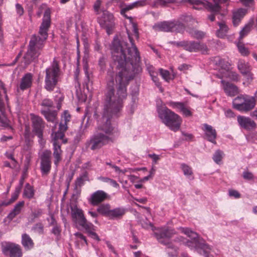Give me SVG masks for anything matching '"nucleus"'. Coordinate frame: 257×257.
Segmentation results:
<instances>
[{
	"label": "nucleus",
	"instance_id": "nucleus-1",
	"mask_svg": "<svg viewBox=\"0 0 257 257\" xmlns=\"http://www.w3.org/2000/svg\"><path fill=\"white\" fill-rule=\"evenodd\" d=\"M131 46L125 42L114 38L111 50L112 57L117 63L116 72L109 70L106 78L104 111L98 120V127L106 134L115 132L110 118L117 117L123 106V100L127 96L126 86L135 75L142 71L139 63L140 55L133 42V37L127 31Z\"/></svg>",
	"mask_w": 257,
	"mask_h": 257
},
{
	"label": "nucleus",
	"instance_id": "nucleus-2",
	"mask_svg": "<svg viewBox=\"0 0 257 257\" xmlns=\"http://www.w3.org/2000/svg\"><path fill=\"white\" fill-rule=\"evenodd\" d=\"M141 223L144 228H151L158 241L167 246L166 252L169 257H177L178 248L172 244L173 241L182 242L191 250L209 257L211 247L202 242L199 235L189 228L179 227L175 229L164 226L156 228L149 221H141Z\"/></svg>",
	"mask_w": 257,
	"mask_h": 257
},
{
	"label": "nucleus",
	"instance_id": "nucleus-3",
	"mask_svg": "<svg viewBox=\"0 0 257 257\" xmlns=\"http://www.w3.org/2000/svg\"><path fill=\"white\" fill-rule=\"evenodd\" d=\"M51 24V10L46 8L42 23L40 27L39 34L41 37L34 36L29 43L28 51L24 57L26 63L29 64L37 58L41 53L43 47V43L48 37V31Z\"/></svg>",
	"mask_w": 257,
	"mask_h": 257
},
{
	"label": "nucleus",
	"instance_id": "nucleus-4",
	"mask_svg": "<svg viewBox=\"0 0 257 257\" xmlns=\"http://www.w3.org/2000/svg\"><path fill=\"white\" fill-rule=\"evenodd\" d=\"M157 111L158 116L167 126L174 132L179 130L182 118L177 113L167 108L165 105L160 106L159 102L157 105Z\"/></svg>",
	"mask_w": 257,
	"mask_h": 257
},
{
	"label": "nucleus",
	"instance_id": "nucleus-5",
	"mask_svg": "<svg viewBox=\"0 0 257 257\" xmlns=\"http://www.w3.org/2000/svg\"><path fill=\"white\" fill-rule=\"evenodd\" d=\"M71 210L72 220L76 225L83 228L88 236L92 238L99 240V238L95 232V227L91 223L87 221L83 210L76 205L71 206Z\"/></svg>",
	"mask_w": 257,
	"mask_h": 257
},
{
	"label": "nucleus",
	"instance_id": "nucleus-6",
	"mask_svg": "<svg viewBox=\"0 0 257 257\" xmlns=\"http://www.w3.org/2000/svg\"><path fill=\"white\" fill-rule=\"evenodd\" d=\"M214 4L206 1L201 0H187L188 2L193 5V8L196 10H201L203 8L212 13L208 16V19L211 22L215 20V15L220 10V4H224L228 6L229 0H212Z\"/></svg>",
	"mask_w": 257,
	"mask_h": 257
},
{
	"label": "nucleus",
	"instance_id": "nucleus-7",
	"mask_svg": "<svg viewBox=\"0 0 257 257\" xmlns=\"http://www.w3.org/2000/svg\"><path fill=\"white\" fill-rule=\"evenodd\" d=\"M60 69L57 61L54 60L52 65L46 70L45 88L49 91H53L58 81Z\"/></svg>",
	"mask_w": 257,
	"mask_h": 257
},
{
	"label": "nucleus",
	"instance_id": "nucleus-8",
	"mask_svg": "<svg viewBox=\"0 0 257 257\" xmlns=\"http://www.w3.org/2000/svg\"><path fill=\"white\" fill-rule=\"evenodd\" d=\"M255 98L253 96L242 95L236 97L233 100V106L241 112H248L255 106Z\"/></svg>",
	"mask_w": 257,
	"mask_h": 257
},
{
	"label": "nucleus",
	"instance_id": "nucleus-9",
	"mask_svg": "<svg viewBox=\"0 0 257 257\" xmlns=\"http://www.w3.org/2000/svg\"><path fill=\"white\" fill-rule=\"evenodd\" d=\"M64 135L60 132H53L51 135L52 143L53 146V155L54 157V164L58 166L61 160L62 150L61 145L62 143H66V140L64 139Z\"/></svg>",
	"mask_w": 257,
	"mask_h": 257
},
{
	"label": "nucleus",
	"instance_id": "nucleus-10",
	"mask_svg": "<svg viewBox=\"0 0 257 257\" xmlns=\"http://www.w3.org/2000/svg\"><path fill=\"white\" fill-rule=\"evenodd\" d=\"M153 28L156 31L182 32L184 26L178 21H164L155 24Z\"/></svg>",
	"mask_w": 257,
	"mask_h": 257
},
{
	"label": "nucleus",
	"instance_id": "nucleus-11",
	"mask_svg": "<svg viewBox=\"0 0 257 257\" xmlns=\"http://www.w3.org/2000/svg\"><path fill=\"white\" fill-rule=\"evenodd\" d=\"M177 46L182 47L185 50L189 52L200 51L205 53L208 51L207 46L204 44L195 41H181L172 42Z\"/></svg>",
	"mask_w": 257,
	"mask_h": 257
},
{
	"label": "nucleus",
	"instance_id": "nucleus-12",
	"mask_svg": "<svg viewBox=\"0 0 257 257\" xmlns=\"http://www.w3.org/2000/svg\"><path fill=\"white\" fill-rule=\"evenodd\" d=\"M2 250L5 255L9 257H22V252L20 245L12 242H2Z\"/></svg>",
	"mask_w": 257,
	"mask_h": 257
},
{
	"label": "nucleus",
	"instance_id": "nucleus-13",
	"mask_svg": "<svg viewBox=\"0 0 257 257\" xmlns=\"http://www.w3.org/2000/svg\"><path fill=\"white\" fill-rule=\"evenodd\" d=\"M215 61L216 64H217L223 71L221 72L222 77L227 76L233 81H238L239 80V75L237 73L235 72L229 71L230 63L228 61L217 57L216 58Z\"/></svg>",
	"mask_w": 257,
	"mask_h": 257
},
{
	"label": "nucleus",
	"instance_id": "nucleus-14",
	"mask_svg": "<svg viewBox=\"0 0 257 257\" xmlns=\"http://www.w3.org/2000/svg\"><path fill=\"white\" fill-rule=\"evenodd\" d=\"M108 141L107 136L102 134L100 133L95 134L87 143V145L90 146L92 150H95L100 148Z\"/></svg>",
	"mask_w": 257,
	"mask_h": 257
},
{
	"label": "nucleus",
	"instance_id": "nucleus-15",
	"mask_svg": "<svg viewBox=\"0 0 257 257\" xmlns=\"http://www.w3.org/2000/svg\"><path fill=\"white\" fill-rule=\"evenodd\" d=\"M98 22L101 27L105 29L107 34L109 35L114 25L113 16L108 12L104 11L102 16L98 18Z\"/></svg>",
	"mask_w": 257,
	"mask_h": 257
},
{
	"label": "nucleus",
	"instance_id": "nucleus-16",
	"mask_svg": "<svg viewBox=\"0 0 257 257\" xmlns=\"http://www.w3.org/2000/svg\"><path fill=\"white\" fill-rule=\"evenodd\" d=\"M51 152L50 151L46 150L41 155L40 168L43 175L48 174L51 170Z\"/></svg>",
	"mask_w": 257,
	"mask_h": 257
},
{
	"label": "nucleus",
	"instance_id": "nucleus-17",
	"mask_svg": "<svg viewBox=\"0 0 257 257\" xmlns=\"http://www.w3.org/2000/svg\"><path fill=\"white\" fill-rule=\"evenodd\" d=\"M237 67L240 73L246 78L247 82L250 83L253 79V74L251 73V67L248 62L240 60Z\"/></svg>",
	"mask_w": 257,
	"mask_h": 257
},
{
	"label": "nucleus",
	"instance_id": "nucleus-18",
	"mask_svg": "<svg viewBox=\"0 0 257 257\" xmlns=\"http://www.w3.org/2000/svg\"><path fill=\"white\" fill-rule=\"evenodd\" d=\"M108 195L103 190H97L91 194L88 199L90 204L93 206L97 205L105 200Z\"/></svg>",
	"mask_w": 257,
	"mask_h": 257
},
{
	"label": "nucleus",
	"instance_id": "nucleus-19",
	"mask_svg": "<svg viewBox=\"0 0 257 257\" xmlns=\"http://www.w3.org/2000/svg\"><path fill=\"white\" fill-rule=\"evenodd\" d=\"M31 116L33 123V132L38 136L39 138L42 139L43 127L42 119L40 117L34 114H31Z\"/></svg>",
	"mask_w": 257,
	"mask_h": 257
},
{
	"label": "nucleus",
	"instance_id": "nucleus-20",
	"mask_svg": "<svg viewBox=\"0 0 257 257\" xmlns=\"http://www.w3.org/2000/svg\"><path fill=\"white\" fill-rule=\"evenodd\" d=\"M134 9L132 4L125 5L123 8H122L120 10V14L125 18L129 20L130 23L132 26L133 32L134 37L138 39L139 38V32L137 27V25L133 22V18L132 17H128L125 15V13L130 10Z\"/></svg>",
	"mask_w": 257,
	"mask_h": 257
},
{
	"label": "nucleus",
	"instance_id": "nucleus-21",
	"mask_svg": "<svg viewBox=\"0 0 257 257\" xmlns=\"http://www.w3.org/2000/svg\"><path fill=\"white\" fill-rule=\"evenodd\" d=\"M237 120L239 125L247 130L254 129L256 127V124L254 121L248 117L239 115L237 116Z\"/></svg>",
	"mask_w": 257,
	"mask_h": 257
},
{
	"label": "nucleus",
	"instance_id": "nucleus-22",
	"mask_svg": "<svg viewBox=\"0 0 257 257\" xmlns=\"http://www.w3.org/2000/svg\"><path fill=\"white\" fill-rule=\"evenodd\" d=\"M247 14V9L239 8L232 11V23L234 26H237L242 19Z\"/></svg>",
	"mask_w": 257,
	"mask_h": 257
},
{
	"label": "nucleus",
	"instance_id": "nucleus-23",
	"mask_svg": "<svg viewBox=\"0 0 257 257\" xmlns=\"http://www.w3.org/2000/svg\"><path fill=\"white\" fill-rule=\"evenodd\" d=\"M203 130L205 134V138L208 141L214 144H216V133L215 130L212 126L205 123L203 124Z\"/></svg>",
	"mask_w": 257,
	"mask_h": 257
},
{
	"label": "nucleus",
	"instance_id": "nucleus-24",
	"mask_svg": "<svg viewBox=\"0 0 257 257\" xmlns=\"http://www.w3.org/2000/svg\"><path fill=\"white\" fill-rule=\"evenodd\" d=\"M71 115L67 110L64 111L62 115L61 121L59 124V130L57 132H60L64 135V132L67 130V123L70 121Z\"/></svg>",
	"mask_w": 257,
	"mask_h": 257
},
{
	"label": "nucleus",
	"instance_id": "nucleus-25",
	"mask_svg": "<svg viewBox=\"0 0 257 257\" xmlns=\"http://www.w3.org/2000/svg\"><path fill=\"white\" fill-rule=\"evenodd\" d=\"M33 75L30 73L26 74L21 79L19 88L22 90L30 88L32 84Z\"/></svg>",
	"mask_w": 257,
	"mask_h": 257
},
{
	"label": "nucleus",
	"instance_id": "nucleus-26",
	"mask_svg": "<svg viewBox=\"0 0 257 257\" xmlns=\"http://www.w3.org/2000/svg\"><path fill=\"white\" fill-rule=\"evenodd\" d=\"M222 87L225 92L229 96H234L238 93V88L234 85L224 80L221 81Z\"/></svg>",
	"mask_w": 257,
	"mask_h": 257
},
{
	"label": "nucleus",
	"instance_id": "nucleus-27",
	"mask_svg": "<svg viewBox=\"0 0 257 257\" xmlns=\"http://www.w3.org/2000/svg\"><path fill=\"white\" fill-rule=\"evenodd\" d=\"M24 205V201H22L16 204L14 209L10 212L7 217V219L11 221L17 215L19 214Z\"/></svg>",
	"mask_w": 257,
	"mask_h": 257
},
{
	"label": "nucleus",
	"instance_id": "nucleus-28",
	"mask_svg": "<svg viewBox=\"0 0 257 257\" xmlns=\"http://www.w3.org/2000/svg\"><path fill=\"white\" fill-rule=\"evenodd\" d=\"M254 24V21L253 19H251L249 20V21L248 22L247 24H246L243 28L241 29V30L240 31L239 33V37L238 38V41H241L242 40V39L247 36L249 33L250 32L253 25Z\"/></svg>",
	"mask_w": 257,
	"mask_h": 257
},
{
	"label": "nucleus",
	"instance_id": "nucleus-29",
	"mask_svg": "<svg viewBox=\"0 0 257 257\" xmlns=\"http://www.w3.org/2000/svg\"><path fill=\"white\" fill-rule=\"evenodd\" d=\"M218 25L219 28L217 30L216 34L219 38H224L227 34L229 28L224 22H218Z\"/></svg>",
	"mask_w": 257,
	"mask_h": 257
},
{
	"label": "nucleus",
	"instance_id": "nucleus-30",
	"mask_svg": "<svg viewBox=\"0 0 257 257\" xmlns=\"http://www.w3.org/2000/svg\"><path fill=\"white\" fill-rule=\"evenodd\" d=\"M22 244L27 250L31 249L34 246V243L32 238L26 233L23 234L22 236Z\"/></svg>",
	"mask_w": 257,
	"mask_h": 257
},
{
	"label": "nucleus",
	"instance_id": "nucleus-31",
	"mask_svg": "<svg viewBox=\"0 0 257 257\" xmlns=\"http://www.w3.org/2000/svg\"><path fill=\"white\" fill-rule=\"evenodd\" d=\"M147 70L151 76L152 80L154 82L156 85L160 86V83L158 78V72L155 70L154 67L150 64H147Z\"/></svg>",
	"mask_w": 257,
	"mask_h": 257
},
{
	"label": "nucleus",
	"instance_id": "nucleus-32",
	"mask_svg": "<svg viewBox=\"0 0 257 257\" xmlns=\"http://www.w3.org/2000/svg\"><path fill=\"white\" fill-rule=\"evenodd\" d=\"M21 191V187L16 188L14 192L12 194L11 198L9 201H4L0 202V206H8L15 201L19 197Z\"/></svg>",
	"mask_w": 257,
	"mask_h": 257
},
{
	"label": "nucleus",
	"instance_id": "nucleus-33",
	"mask_svg": "<svg viewBox=\"0 0 257 257\" xmlns=\"http://www.w3.org/2000/svg\"><path fill=\"white\" fill-rule=\"evenodd\" d=\"M42 112L47 120L55 123V125L56 126L57 123L56 121V116L57 114V112L56 111H51L49 109L43 110H42Z\"/></svg>",
	"mask_w": 257,
	"mask_h": 257
},
{
	"label": "nucleus",
	"instance_id": "nucleus-34",
	"mask_svg": "<svg viewBox=\"0 0 257 257\" xmlns=\"http://www.w3.org/2000/svg\"><path fill=\"white\" fill-rule=\"evenodd\" d=\"M181 169L184 175L189 179L192 180L194 178L192 169L191 167L185 163H182L180 166Z\"/></svg>",
	"mask_w": 257,
	"mask_h": 257
},
{
	"label": "nucleus",
	"instance_id": "nucleus-35",
	"mask_svg": "<svg viewBox=\"0 0 257 257\" xmlns=\"http://www.w3.org/2000/svg\"><path fill=\"white\" fill-rule=\"evenodd\" d=\"M75 238V244L78 248L82 246L85 244H87V240L86 237L80 232H76L74 233Z\"/></svg>",
	"mask_w": 257,
	"mask_h": 257
},
{
	"label": "nucleus",
	"instance_id": "nucleus-36",
	"mask_svg": "<svg viewBox=\"0 0 257 257\" xmlns=\"http://www.w3.org/2000/svg\"><path fill=\"white\" fill-rule=\"evenodd\" d=\"M125 210L123 208H116L110 210L109 217L110 218H117L122 217L125 213Z\"/></svg>",
	"mask_w": 257,
	"mask_h": 257
},
{
	"label": "nucleus",
	"instance_id": "nucleus-37",
	"mask_svg": "<svg viewBox=\"0 0 257 257\" xmlns=\"http://www.w3.org/2000/svg\"><path fill=\"white\" fill-rule=\"evenodd\" d=\"M110 210V206L108 204H102L100 205L97 209V211L98 213L108 217Z\"/></svg>",
	"mask_w": 257,
	"mask_h": 257
},
{
	"label": "nucleus",
	"instance_id": "nucleus-38",
	"mask_svg": "<svg viewBox=\"0 0 257 257\" xmlns=\"http://www.w3.org/2000/svg\"><path fill=\"white\" fill-rule=\"evenodd\" d=\"M34 190L32 186L30 184H27L24 190L23 197L29 199H31L34 197Z\"/></svg>",
	"mask_w": 257,
	"mask_h": 257
},
{
	"label": "nucleus",
	"instance_id": "nucleus-39",
	"mask_svg": "<svg viewBox=\"0 0 257 257\" xmlns=\"http://www.w3.org/2000/svg\"><path fill=\"white\" fill-rule=\"evenodd\" d=\"M98 179L101 181L102 182L109 184L114 188H115L116 189H118L119 188V184L117 183V182L115 180L113 179L105 177H99Z\"/></svg>",
	"mask_w": 257,
	"mask_h": 257
},
{
	"label": "nucleus",
	"instance_id": "nucleus-40",
	"mask_svg": "<svg viewBox=\"0 0 257 257\" xmlns=\"http://www.w3.org/2000/svg\"><path fill=\"white\" fill-rule=\"evenodd\" d=\"M236 46L237 47L238 51L243 56H247L249 54V51L248 48L244 46V45L239 41L236 43Z\"/></svg>",
	"mask_w": 257,
	"mask_h": 257
},
{
	"label": "nucleus",
	"instance_id": "nucleus-41",
	"mask_svg": "<svg viewBox=\"0 0 257 257\" xmlns=\"http://www.w3.org/2000/svg\"><path fill=\"white\" fill-rule=\"evenodd\" d=\"M224 156L223 152L219 150H217L214 154L212 159L213 161L217 164L221 162V160Z\"/></svg>",
	"mask_w": 257,
	"mask_h": 257
},
{
	"label": "nucleus",
	"instance_id": "nucleus-42",
	"mask_svg": "<svg viewBox=\"0 0 257 257\" xmlns=\"http://www.w3.org/2000/svg\"><path fill=\"white\" fill-rule=\"evenodd\" d=\"M160 72L161 76L166 81L169 82L174 78V76L168 70L160 69Z\"/></svg>",
	"mask_w": 257,
	"mask_h": 257
},
{
	"label": "nucleus",
	"instance_id": "nucleus-43",
	"mask_svg": "<svg viewBox=\"0 0 257 257\" xmlns=\"http://www.w3.org/2000/svg\"><path fill=\"white\" fill-rule=\"evenodd\" d=\"M179 111L185 117H189L192 115V112L191 111L190 107L187 106L184 103Z\"/></svg>",
	"mask_w": 257,
	"mask_h": 257
},
{
	"label": "nucleus",
	"instance_id": "nucleus-44",
	"mask_svg": "<svg viewBox=\"0 0 257 257\" xmlns=\"http://www.w3.org/2000/svg\"><path fill=\"white\" fill-rule=\"evenodd\" d=\"M183 103V102L173 101H169L166 102V104L168 106H169L173 109L178 110V111H180Z\"/></svg>",
	"mask_w": 257,
	"mask_h": 257
},
{
	"label": "nucleus",
	"instance_id": "nucleus-45",
	"mask_svg": "<svg viewBox=\"0 0 257 257\" xmlns=\"http://www.w3.org/2000/svg\"><path fill=\"white\" fill-rule=\"evenodd\" d=\"M190 34L194 38L197 39H201L205 37V34L204 32L196 30H193L190 32Z\"/></svg>",
	"mask_w": 257,
	"mask_h": 257
},
{
	"label": "nucleus",
	"instance_id": "nucleus-46",
	"mask_svg": "<svg viewBox=\"0 0 257 257\" xmlns=\"http://www.w3.org/2000/svg\"><path fill=\"white\" fill-rule=\"evenodd\" d=\"M42 210L40 208L36 209L33 211L30 215V218L34 220L37 218L39 217L42 214Z\"/></svg>",
	"mask_w": 257,
	"mask_h": 257
},
{
	"label": "nucleus",
	"instance_id": "nucleus-47",
	"mask_svg": "<svg viewBox=\"0 0 257 257\" xmlns=\"http://www.w3.org/2000/svg\"><path fill=\"white\" fill-rule=\"evenodd\" d=\"M88 57V54L85 53L84 57L83 58V63H84V66H83L84 71L85 72V75H86V77L88 79H89V75H88V64H87V59Z\"/></svg>",
	"mask_w": 257,
	"mask_h": 257
},
{
	"label": "nucleus",
	"instance_id": "nucleus-48",
	"mask_svg": "<svg viewBox=\"0 0 257 257\" xmlns=\"http://www.w3.org/2000/svg\"><path fill=\"white\" fill-rule=\"evenodd\" d=\"M176 0H156V5L161 6H165L170 3H174Z\"/></svg>",
	"mask_w": 257,
	"mask_h": 257
},
{
	"label": "nucleus",
	"instance_id": "nucleus-49",
	"mask_svg": "<svg viewBox=\"0 0 257 257\" xmlns=\"http://www.w3.org/2000/svg\"><path fill=\"white\" fill-rule=\"evenodd\" d=\"M103 0H96L95 2L93 8L95 13L97 14L100 12V6Z\"/></svg>",
	"mask_w": 257,
	"mask_h": 257
},
{
	"label": "nucleus",
	"instance_id": "nucleus-50",
	"mask_svg": "<svg viewBox=\"0 0 257 257\" xmlns=\"http://www.w3.org/2000/svg\"><path fill=\"white\" fill-rule=\"evenodd\" d=\"M137 8L144 7L149 4L148 0H138L135 2Z\"/></svg>",
	"mask_w": 257,
	"mask_h": 257
},
{
	"label": "nucleus",
	"instance_id": "nucleus-51",
	"mask_svg": "<svg viewBox=\"0 0 257 257\" xmlns=\"http://www.w3.org/2000/svg\"><path fill=\"white\" fill-rule=\"evenodd\" d=\"M137 8L144 7L149 4L148 0H138L135 2Z\"/></svg>",
	"mask_w": 257,
	"mask_h": 257
},
{
	"label": "nucleus",
	"instance_id": "nucleus-52",
	"mask_svg": "<svg viewBox=\"0 0 257 257\" xmlns=\"http://www.w3.org/2000/svg\"><path fill=\"white\" fill-rule=\"evenodd\" d=\"M224 114L225 116L227 118H233L235 116L233 111L230 109H225Z\"/></svg>",
	"mask_w": 257,
	"mask_h": 257
},
{
	"label": "nucleus",
	"instance_id": "nucleus-53",
	"mask_svg": "<svg viewBox=\"0 0 257 257\" xmlns=\"http://www.w3.org/2000/svg\"><path fill=\"white\" fill-rule=\"evenodd\" d=\"M228 193L230 196L233 197L235 198H239L240 197V194L236 190H230Z\"/></svg>",
	"mask_w": 257,
	"mask_h": 257
},
{
	"label": "nucleus",
	"instance_id": "nucleus-54",
	"mask_svg": "<svg viewBox=\"0 0 257 257\" xmlns=\"http://www.w3.org/2000/svg\"><path fill=\"white\" fill-rule=\"evenodd\" d=\"M242 175L243 178L246 180H251L253 177V174L248 171L243 172Z\"/></svg>",
	"mask_w": 257,
	"mask_h": 257
},
{
	"label": "nucleus",
	"instance_id": "nucleus-55",
	"mask_svg": "<svg viewBox=\"0 0 257 257\" xmlns=\"http://www.w3.org/2000/svg\"><path fill=\"white\" fill-rule=\"evenodd\" d=\"M16 11H17V14L19 15V16H22L23 13H24V9H23V8L22 7V6L19 4H17L16 5Z\"/></svg>",
	"mask_w": 257,
	"mask_h": 257
},
{
	"label": "nucleus",
	"instance_id": "nucleus-56",
	"mask_svg": "<svg viewBox=\"0 0 257 257\" xmlns=\"http://www.w3.org/2000/svg\"><path fill=\"white\" fill-rule=\"evenodd\" d=\"M5 155H6V156L7 158L12 160V161H13V165L14 166H16V164L17 163V161H16V160L14 158L13 154L12 153H10V152H7L6 153Z\"/></svg>",
	"mask_w": 257,
	"mask_h": 257
},
{
	"label": "nucleus",
	"instance_id": "nucleus-57",
	"mask_svg": "<svg viewBox=\"0 0 257 257\" xmlns=\"http://www.w3.org/2000/svg\"><path fill=\"white\" fill-rule=\"evenodd\" d=\"M52 232L53 233H54L55 235L58 236L61 232V229L59 226L58 225H55L53 227Z\"/></svg>",
	"mask_w": 257,
	"mask_h": 257
},
{
	"label": "nucleus",
	"instance_id": "nucleus-58",
	"mask_svg": "<svg viewBox=\"0 0 257 257\" xmlns=\"http://www.w3.org/2000/svg\"><path fill=\"white\" fill-rule=\"evenodd\" d=\"M52 101L48 99H44L42 102V105L43 106H45L47 107H51L52 106Z\"/></svg>",
	"mask_w": 257,
	"mask_h": 257
},
{
	"label": "nucleus",
	"instance_id": "nucleus-59",
	"mask_svg": "<svg viewBox=\"0 0 257 257\" xmlns=\"http://www.w3.org/2000/svg\"><path fill=\"white\" fill-rule=\"evenodd\" d=\"M239 2L245 6H250L253 4V0H239Z\"/></svg>",
	"mask_w": 257,
	"mask_h": 257
},
{
	"label": "nucleus",
	"instance_id": "nucleus-60",
	"mask_svg": "<svg viewBox=\"0 0 257 257\" xmlns=\"http://www.w3.org/2000/svg\"><path fill=\"white\" fill-rule=\"evenodd\" d=\"M148 156L153 159L155 163H156L160 159V156L155 154H149Z\"/></svg>",
	"mask_w": 257,
	"mask_h": 257
},
{
	"label": "nucleus",
	"instance_id": "nucleus-61",
	"mask_svg": "<svg viewBox=\"0 0 257 257\" xmlns=\"http://www.w3.org/2000/svg\"><path fill=\"white\" fill-rule=\"evenodd\" d=\"M105 60L104 57H102L99 58V65L101 69H103L105 67Z\"/></svg>",
	"mask_w": 257,
	"mask_h": 257
},
{
	"label": "nucleus",
	"instance_id": "nucleus-62",
	"mask_svg": "<svg viewBox=\"0 0 257 257\" xmlns=\"http://www.w3.org/2000/svg\"><path fill=\"white\" fill-rule=\"evenodd\" d=\"M190 66L187 64H182L179 67V69L181 71H185L189 69Z\"/></svg>",
	"mask_w": 257,
	"mask_h": 257
},
{
	"label": "nucleus",
	"instance_id": "nucleus-63",
	"mask_svg": "<svg viewBox=\"0 0 257 257\" xmlns=\"http://www.w3.org/2000/svg\"><path fill=\"white\" fill-rule=\"evenodd\" d=\"M151 179V178L148 175L147 176H146L143 178L140 179L139 181V182L143 184L145 182L148 181L149 180Z\"/></svg>",
	"mask_w": 257,
	"mask_h": 257
},
{
	"label": "nucleus",
	"instance_id": "nucleus-64",
	"mask_svg": "<svg viewBox=\"0 0 257 257\" xmlns=\"http://www.w3.org/2000/svg\"><path fill=\"white\" fill-rule=\"evenodd\" d=\"M134 257H142L143 254L141 251H138L134 252Z\"/></svg>",
	"mask_w": 257,
	"mask_h": 257
}]
</instances>
